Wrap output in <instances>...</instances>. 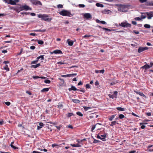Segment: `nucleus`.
Returning a JSON list of instances; mask_svg holds the SVG:
<instances>
[{
    "mask_svg": "<svg viewBox=\"0 0 153 153\" xmlns=\"http://www.w3.org/2000/svg\"><path fill=\"white\" fill-rule=\"evenodd\" d=\"M116 6H119L120 7V8L118 9L119 11H120L122 12H126L127 11L124 10L123 8H128L131 6V5L129 4H117L116 5Z\"/></svg>",
    "mask_w": 153,
    "mask_h": 153,
    "instance_id": "f257e3e1",
    "label": "nucleus"
},
{
    "mask_svg": "<svg viewBox=\"0 0 153 153\" xmlns=\"http://www.w3.org/2000/svg\"><path fill=\"white\" fill-rule=\"evenodd\" d=\"M59 13L60 15L64 16L71 17V16H73L70 12L65 10H62Z\"/></svg>",
    "mask_w": 153,
    "mask_h": 153,
    "instance_id": "f03ea898",
    "label": "nucleus"
},
{
    "mask_svg": "<svg viewBox=\"0 0 153 153\" xmlns=\"http://www.w3.org/2000/svg\"><path fill=\"white\" fill-rule=\"evenodd\" d=\"M38 17L39 18H41L42 19L45 21H50L51 20V19L49 18L48 16L46 14H39L38 15Z\"/></svg>",
    "mask_w": 153,
    "mask_h": 153,
    "instance_id": "7ed1b4c3",
    "label": "nucleus"
},
{
    "mask_svg": "<svg viewBox=\"0 0 153 153\" xmlns=\"http://www.w3.org/2000/svg\"><path fill=\"white\" fill-rule=\"evenodd\" d=\"M119 25L123 27H130L131 26V25L127 22H122Z\"/></svg>",
    "mask_w": 153,
    "mask_h": 153,
    "instance_id": "20e7f679",
    "label": "nucleus"
},
{
    "mask_svg": "<svg viewBox=\"0 0 153 153\" xmlns=\"http://www.w3.org/2000/svg\"><path fill=\"white\" fill-rule=\"evenodd\" d=\"M20 8L21 10H31V8L30 7L28 6L25 4V5H22L20 7Z\"/></svg>",
    "mask_w": 153,
    "mask_h": 153,
    "instance_id": "39448f33",
    "label": "nucleus"
},
{
    "mask_svg": "<svg viewBox=\"0 0 153 153\" xmlns=\"http://www.w3.org/2000/svg\"><path fill=\"white\" fill-rule=\"evenodd\" d=\"M32 3L35 5H42V3L39 0H31Z\"/></svg>",
    "mask_w": 153,
    "mask_h": 153,
    "instance_id": "423d86ee",
    "label": "nucleus"
},
{
    "mask_svg": "<svg viewBox=\"0 0 153 153\" xmlns=\"http://www.w3.org/2000/svg\"><path fill=\"white\" fill-rule=\"evenodd\" d=\"M148 49V48L147 47H140L138 50V52L139 53H140L141 52L147 50Z\"/></svg>",
    "mask_w": 153,
    "mask_h": 153,
    "instance_id": "0eeeda50",
    "label": "nucleus"
},
{
    "mask_svg": "<svg viewBox=\"0 0 153 153\" xmlns=\"http://www.w3.org/2000/svg\"><path fill=\"white\" fill-rule=\"evenodd\" d=\"M84 17L86 19H91L92 18V16L90 13H85L84 15Z\"/></svg>",
    "mask_w": 153,
    "mask_h": 153,
    "instance_id": "6e6552de",
    "label": "nucleus"
},
{
    "mask_svg": "<svg viewBox=\"0 0 153 153\" xmlns=\"http://www.w3.org/2000/svg\"><path fill=\"white\" fill-rule=\"evenodd\" d=\"M146 16H148L147 19H150L153 17V13L152 12H146Z\"/></svg>",
    "mask_w": 153,
    "mask_h": 153,
    "instance_id": "1a4fd4ad",
    "label": "nucleus"
},
{
    "mask_svg": "<svg viewBox=\"0 0 153 153\" xmlns=\"http://www.w3.org/2000/svg\"><path fill=\"white\" fill-rule=\"evenodd\" d=\"M51 54H52L53 53H54L56 54H59V53H61V54L62 53V51H61L59 50H55V51H53V52H51Z\"/></svg>",
    "mask_w": 153,
    "mask_h": 153,
    "instance_id": "9d476101",
    "label": "nucleus"
},
{
    "mask_svg": "<svg viewBox=\"0 0 153 153\" xmlns=\"http://www.w3.org/2000/svg\"><path fill=\"white\" fill-rule=\"evenodd\" d=\"M44 126V124L42 122L39 123V125L37 126V129L39 130L40 128H42Z\"/></svg>",
    "mask_w": 153,
    "mask_h": 153,
    "instance_id": "9b49d317",
    "label": "nucleus"
},
{
    "mask_svg": "<svg viewBox=\"0 0 153 153\" xmlns=\"http://www.w3.org/2000/svg\"><path fill=\"white\" fill-rule=\"evenodd\" d=\"M141 68H144L145 70H146L150 68V66L148 64H146L143 66L141 67Z\"/></svg>",
    "mask_w": 153,
    "mask_h": 153,
    "instance_id": "f8f14e48",
    "label": "nucleus"
},
{
    "mask_svg": "<svg viewBox=\"0 0 153 153\" xmlns=\"http://www.w3.org/2000/svg\"><path fill=\"white\" fill-rule=\"evenodd\" d=\"M67 42H68V45L71 46H72L74 43L73 41H71L69 39L67 40Z\"/></svg>",
    "mask_w": 153,
    "mask_h": 153,
    "instance_id": "ddd939ff",
    "label": "nucleus"
},
{
    "mask_svg": "<svg viewBox=\"0 0 153 153\" xmlns=\"http://www.w3.org/2000/svg\"><path fill=\"white\" fill-rule=\"evenodd\" d=\"M141 19H144L146 17V13H141Z\"/></svg>",
    "mask_w": 153,
    "mask_h": 153,
    "instance_id": "4468645a",
    "label": "nucleus"
},
{
    "mask_svg": "<svg viewBox=\"0 0 153 153\" xmlns=\"http://www.w3.org/2000/svg\"><path fill=\"white\" fill-rule=\"evenodd\" d=\"M77 90V89L74 86H72L71 88H68V90L69 91H71V90H73L74 91H76Z\"/></svg>",
    "mask_w": 153,
    "mask_h": 153,
    "instance_id": "2eb2a0df",
    "label": "nucleus"
},
{
    "mask_svg": "<svg viewBox=\"0 0 153 153\" xmlns=\"http://www.w3.org/2000/svg\"><path fill=\"white\" fill-rule=\"evenodd\" d=\"M116 124H119V123H118V122H117L116 121H114L111 122L110 125L111 126H113L115 125Z\"/></svg>",
    "mask_w": 153,
    "mask_h": 153,
    "instance_id": "dca6fc26",
    "label": "nucleus"
},
{
    "mask_svg": "<svg viewBox=\"0 0 153 153\" xmlns=\"http://www.w3.org/2000/svg\"><path fill=\"white\" fill-rule=\"evenodd\" d=\"M101 124L99 123H97L96 125H93L92 126V127L91 128V131L92 132H93V131L94 129L95 128L96 126H97L100 125Z\"/></svg>",
    "mask_w": 153,
    "mask_h": 153,
    "instance_id": "f3484780",
    "label": "nucleus"
},
{
    "mask_svg": "<svg viewBox=\"0 0 153 153\" xmlns=\"http://www.w3.org/2000/svg\"><path fill=\"white\" fill-rule=\"evenodd\" d=\"M70 145L71 146L74 147H81L82 146L81 145L79 144H71Z\"/></svg>",
    "mask_w": 153,
    "mask_h": 153,
    "instance_id": "a211bd4d",
    "label": "nucleus"
},
{
    "mask_svg": "<svg viewBox=\"0 0 153 153\" xmlns=\"http://www.w3.org/2000/svg\"><path fill=\"white\" fill-rule=\"evenodd\" d=\"M134 92L137 94H139L141 96L146 97L145 95L142 93L138 92L137 91H134Z\"/></svg>",
    "mask_w": 153,
    "mask_h": 153,
    "instance_id": "6ab92c4d",
    "label": "nucleus"
},
{
    "mask_svg": "<svg viewBox=\"0 0 153 153\" xmlns=\"http://www.w3.org/2000/svg\"><path fill=\"white\" fill-rule=\"evenodd\" d=\"M40 65V63L37 64L33 65L31 66V68H36Z\"/></svg>",
    "mask_w": 153,
    "mask_h": 153,
    "instance_id": "aec40b11",
    "label": "nucleus"
},
{
    "mask_svg": "<svg viewBox=\"0 0 153 153\" xmlns=\"http://www.w3.org/2000/svg\"><path fill=\"white\" fill-rule=\"evenodd\" d=\"M116 108L118 110L120 111H124L125 110V109L124 108H122L120 107H117Z\"/></svg>",
    "mask_w": 153,
    "mask_h": 153,
    "instance_id": "412c9836",
    "label": "nucleus"
},
{
    "mask_svg": "<svg viewBox=\"0 0 153 153\" xmlns=\"http://www.w3.org/2000/svg\"><path fill=\"white\" fill-rule=\"evenodd\" d=\"M9 4L12 5H16V4L14 2V0H10L9 1Z\"/></svg>",
    "mask_w": 153,
    "mask_h": 153,
    "instance_id": "4be33fe9",
    "label": "nucleus"
},
{
    "mask_svg": "<svg viewBox=\"0 0 153 153\" xmlns=\"http://www.w3.org/2000/svg\"><path fill=\"white\" fill-rule=\"evenodd\" d=\"M49 89L48 88H46L42 89L41 90V92H47L49 91Z\"/></svg>",
    "mask_w": 153,
    "mask_h": 153,
    "instance_id": "5701e85b",
    "label": "nucleus"
},
{
    "mask_svg": "<svg viewBox=\"0 0 153 153\" xmlns=\"http://www.w3.org/2000/svg\"><path fill=\"white\" fill-rule=\"evenodd\" d=\"M96 6L98 7H104V5L103 4L98 3L96 4Z\"/></svg>",
    "mask_w": 153,
    "mask_h": 153,
    "instance_id": "b1692460",
    "label": "nucleus"
},
{
    "mask_svg": "<svg viewBox=\"0 0 153 153\" xmlns=\"http://www.w3.org/2000/svg\"><path fill=\"white\" fill-rule=\"evenodd\" d=\"M72 101L73 102L76 103H79L80 102L79 100L76 99H72Z\"/></svg>",
    "mask_w": 153,
    "mask_h": 153,
    "instance_id": "393cba45",
    "label": "nucleus"
},
{
    "mask_svg": "<svg viewBox=\"0 0 153 153\" xmlns=\"http://www.w3.org/2000/svg\"><path fill=\"white\" fill-rule=\"evenodd\" d=\"M44 55H40L36 59L39 60V59H41V60H43L44 59Z\"/></svg>",
    "mask_w": 153,
    "mask_h": 153,
    "instance_id": "a878e982",
    "label": "nucleus"
},
{
    "mask_svg": "<svg viewBox=\"0 0 153 153\" xmlns=\"http://www.w3.org/2000/svg\"><path fill=\"white\" fill-rule=\"evenodd\" d=\"M115 115H113L110 117H109V119L110 120V121H111L115 117Z\"/></svg>",
    "mask_w": 153,
    "mask_h": 153,
    "instance_id": "bb28decb",
    "label": "nucleus"
},
{
    "mask_svg": "<svg viewBox=\"0 0 153 153\" xmlns=\"http://www.w3.org/2000/svg\"><path fill=\"white\" fill-rule=\"evenodd\" d=\"M97 138L102 140L103 141H105V138H102L99 135H97Z\"/></svg>",
    "mask_w": 153,
    "mask_h": 153,
    "instance_id": "cd10ccee",
    "label": "nucleus"
},
{
    "mask_svg": "<svg viewBox=\"0 0 153 153\" xmlns=\"http://www.w3.org/2000/svg\"><path fill=\"white\" fill-rule=\"evenodd\" d=\"M37 43L40 45H42L44 43V42L42 40H37Z\"/></svg>",
    "mask_w": 153,
    "mask_h": 153,
    "instance_id": "c85d7f7f",
    "label": "nucleus"
},
{
    "mask_svg": "<svg viewBox=\"0 0 153 153\" xmlns=\"http://www.w3.org/2000/svg\"><path fill=\"white\" fill-rule=\"evenodd\" d=\"M96 115V114H95V113H93V114H91L90 116H89V117L91 119V118H92L94 117H95V115Z\"/></svg>",
    "mask_w": 153,
    "mask_h": 153,
    "instance_id": "c756f323",
    "label": "nucleus"
},
{
    "mask_svg": "<svg viewBox=\"0 0 153 153\" xmlns=\"http://www.w3.org/2000/svg\"><path fill=\"white\" fill-rule=\"evenodd\" d=\"M70 74H68L65 75H62L61 76V77H70Z\"/></svg>",
    "mask_w": 153,
    "mask_h": 153,
    "instance_id": "7c9ffc66",
    "label": "nucleus"
},
{
    "mask_svg": "<svg viewBox=\"0 0 153 153\" xmlns=\"http://www.w3.org/2000/svg\"><path fill=\"white\" fill-rule=\"evenodd\" d=\"M76 114L78 116L82 117L83 116V114L80 112L78 111L76 112Z\"/></svg>",
    "mask_w": 153,
    "mask_h": 153,
    "instance_id": "2f4dec72",
    "label": "nucleus"
},
{
    "mask_svg": "<svg viewBox=\"0 0 153 153\" xmlns=\"http://www.w3.org/2000/svg\"><path fill=\"white\" fill-rule=\"evenodd\" d=\"M144 27L146 28H149L150 27V25H149L146 24L144 25Z\"/></svg>",
    "mask_w": 153,
    "mask_h": 153,
    "instance_id": "473e14b6",
    "label": "nucleus"
},
{
    "mask_svg": "<svg viewBox=\"0 0 153 153\" xmlns=\"http://www.w3.org/2000/svg\"><path fill=\"white\" fill-rule=\"evenodd\" d=\"M109 97L112 99H114V98H117V96H116L114 94H112V95H111L109 94Z\"/></svg>",
    "mask_w": 153,
    "mask_h": 153,
    "instance_id": "72a5a7b5",
    "label": "nucleus"
},
{
    "mask_svg": "<svg viewBox=\"0 0 153 153\" xmlns=\"http://www.w3.org/2000/svg\"><path fill=\"white\" fill-rule=\"evenodd\" d=\"M38 59H36V60H34V61H32L31 62V64H36L38 62Z\"/></svg>",
    "mask_w": 153,
    "mask_h": 153,
    "instance_id": "f704fd0d",
    "label": "nucleus"
},
{
    "mask_svg": "<svg viewBox=\"0 0 153 153\" xmlns=\"http://www.w3.org/2000/svg\"><path fill=\"white\" fill-rule=\"evenodd\" d=\"M10 146L12 148H13L14 149H18V147L15 146H14L13 145L10 144Z\"/></svg>",
    "mask_w": 153,
    "mask_h": 153,
    "instance_id": "c9c22d12",
    "label": "nucleus"
},
{
    "mask_svg": "<svg viewBox=\"0 0 153 153\" xmlns=\"http://www.w3.org/2000/svg\"><path fill=\"white\" fill-rule=\"evenodd\" d=\"M124 117V116L123 114H120L119 115V118L120 119H122Z\"/></svg>",
    "mask_w": 153,
    "mask_h": 153,
    "instance_id": "e433bc0d",
    "label": "nucleus"
},
{
    "mask_svg": "<svg viewBox=\"0 0 153 153\" xmlns=\"http://www.w3.org/2000/svg\"><path fill=\"white\" fill-rule=\"evenodd\" d=\"M44 82L46 83L49 84L51 82V81L48 79H45L44 80Z\"/></svg>",
    "mask_w": 153,
    "mask_h": 153,
    "instance_id": "4c0bfd02",
    "label": "nucleus"
},
{
    "mask_svg": "<svg viewBox=\"0 0 153 153\" xmlns=\"http://www.w3.org/2000/svg\"><path fill=\"white\" fill-rule=\"evenodd\" d=\"M83 108L86 111H87L88 109H90L91 108L89 107H86V106H84L83 107Z\"/></svg>",
    "mask_w": 153,
    "mask_h": 153,
    "instance_id": "58836bf2",
    "label": "nucleus"
},
{
    "mask_svg": "<svg viewBox=\"0 0 153 153\" xmlns=\"http://www.w3.org/2000/svg\"><path fill=\"white\" fill-rule=\"evenodd\" d=\"M4 69L5 70H6L7 71H9V68H8V66L7 65H6L4 67Z\"/></svg>",
    "mask_w": 153,
    "mask_h": 153,
    "instance_id": "ea45409f",
    "label": "nucleus"
},
{
    "mask_svg": "<svg viewBox=\"0 0 153 153\" xmlns=\"http://www.w3.org/2000/svg\"><path fill=\"white\" fill-rule=\"evenodd\" d=\"M76 141L79 143H80L82 144V140H80L79 139H77L76 140Z\"/></svg>",
    "mask_w": 153,
    "mask_h": 153,
    "instance_id": "a19ab883",
    "label": "nucleus"
},
{
    "mask_svg": "<svg viewBox=\"0 0 153 153\" xmlns=\"http://www.w3.org/2000/svg\"><path fill=\"white\" fill-rule=\"evenodd\" d=\"M134 19L136 21H140L142 19H141V18H140V17H137L134 18Z\"/></svg>",
    "mask_w": 153,
    "mask_h": 153,
    "instance_id": "79ce46f5",
    "label": "nucleus"
},
{
    "mask_svg": "<svg viewBox=\"0 0 153 153\" xmlns=\"http://www.w3.org/2000/svg\"><path fill=\"white\" fill-rule=\"evenodd\" d=\"M112 13L111 11L109 10H106V13L107 14H111Z\"/></svg>",
    "mask_w": 153,
    "mask_h": 153,
    "instance_id": "37998d69",
    "label": "nucleus"
},
{
    "mask_svg": "<svg viewBox=\"0 0 153 153\" xmlns=\"http://www.w3.org/2000/svg\"><path fill=\"white\" fill-rule=\"evenodd\" d=\"M74 115V114L72 113H68L67 117H69L72 116Z\"/></svg>",
    "mask_w": 153,
    "mask_h": 153,
    "instance_id": "c03bdc74",
    "label": "nucleus"
},
{
    "mask_svg": "<svg viewBox=\"0 0 153 153\" xmlns=\"http://www.w3.org/2000/svg\"><path fill=\"white\" fill-rule=\"evenodd\" d=\"M78 6L79 7L83 8L85 7V5L83 4H79Z\"/></svg>",
    "mask_w": 153,
    "mask_h": 153,
    "instance_id": "a18cd8bd",
    "label": "nucleus"
},
{
    "mask_svg": "<svg viewBox=\"0 0 153 153\" xmlns=\"http://www.w3.org/2000/svg\"><path fill=\"white\" fill-rule=\"evenodd\" d=\"M63 107V105L62 104L59 105H58V108H59V109H61Z\"/></svg>",
    "mask_w": 153,
    "mask_h": 153,
    "instance_id": "49530a36",
    "label": "nucleus"
},
{
    "mask_svg": "<svg viewBox=\"0 0 153 153\" xmlns=\"http://www.w3.org/2000/svg\"><path fill=\"white\" fill-rule=\"evenodd\" d=\"M29 13H30L29 12H27L21 13V14L22 15H24V14H25L26 15H29Z\"/></svg>",
    "mask_w": 153,
    "mask_h": 153,
    "instance_id": "de8ad7c7",
    "label": "nucleus"
},
{
    "mask_svg": "<svg viewBox=\"0 0 153 153\" xmlns=\"http://www.w3.org/2000/svg\"><path fill=\"white\" fill-rule=\"evenodd\" d=\"M32 77L34 79H38V78H40V77L39 76H32Z\"/></svg>",
    "mask_w": 153,
    "mask_h": 153,
    "instance_id": "09e8293b",
    "label": "nucleus"
},
{
    "mask_svg": "<svg viewBox=\"0 0 153 153\" xmlns=\"http://www.w3.org/2000/svg\"><path fill=\"white\" fill-rule=\"evenodd\" d=\"M91 35H86L82 37L83 38L89 37L91 36Z\"/></svg>",
    "mask_w": 153,
    "mask_h": 153,
    "instance_id": "8fccbe9b",
    "label": "nucleus"
},
{
    "mask_svg": "<svg viewBox=\"0 0 153 153\" xmlns=\"http://www.w3.org/2000/svg\"><path fill=\"white\" fill-rule=\"evenodd\" d=\"M147 0H139V1L142 3L146 2Z\"/></svg>",
    "mask_w": 153,
    "mask_h": 153,
    "instance_id": "3c124183",
    "label": "nucleus"
},
{
    "mask_svg": "<svg viewBox=\"0 0 153 153\" xmlns=\"http://www.w3.org/2000/svg\"><path fill=\"white\" fill-rule=\"evenodd\" d=\"M57 7L59 8H62L63 7V5L62 4H58L57 5Z\"/></svg>",
    "mask_w": 153,
    "mask_h": 153,
    "instance_id": "603ef678",
    "label": "nucleus"
},
{
    "mask_svg": "<svg viewBox=\"0 0 153 153\" xmlns=\"http://www.w3.org/2000/svg\"><path fill=\"white\" fill-rule=\"evenodd\" d=\"M57 64L58 65H62L64 64V62H57Z\"/></svg>",
    "mask_w": 153,
    "mask_h": 153,
    "instance_id": "864d4df0",
    "label": "nucleus"
},
{
    "mask_svg": "<svg viewBox=\"0 0 153 153\" xmlns=\"http://www.w3.org/2000/svg\"><path fill=\"white\" fill-rule=\"evenodd\" d=\"M30 48L31 50H34L35 48V47L34 46H31L30 47Z\"/></svg>",
    "mask_w": 153,
    "mask_h": 153,
    "instance_id": "5fc2aeb1",
    "label": "nucleus"
},
{
    "mask_svg": "<svg viewBox=\"0 0 153 153\" xmlns=\"http://www.w3.org/2000/svg\"><path fill=\"white\" fill-rule=\"evenodd\" d=\"M76 75H77L76 74H70V75H71L70 76L71 77H73L74 76H76Z\"/></svg>",
    "mask_w": 153,
    "mask_h": 153,
    "instance_id": "6e6d98bb",
    "label": "nucleus"
},
{
    "mask_svg": "<svg viewBox=\"0 0 153 153\" xmlns=\"http://www.w3.org/2000/svg\"><path fill=\"white\" fill-rule=\"evenodd\" d=\"M5 103L6 105H7V106L9 105L10 104V103L9 102H5Z\"/></svg>",
    "mask_w": 153,
    "mask_h": 153,
    "instance_id": "4d7b16f0",
    "label": "nucleus"
},
{
    "mask_svg": "<svg viewBox=\"0 0 153 153\" xmlns=\"http://www.w3.org/2000/svg\"><path fill=\"white\" fill-rule=\"evenodd\" d=\"M104 72H105V70L104 69H103V70H100L99 73L103 74V73H104Z\"/></svg>",
    "mask_w": 153,
    "mask_h": 153,
    "instance_id": "13d9d810",
    "label": "nucleus"
},
{
    "mask_svg": "<svg viewBox=\"0 0 153 153\" xmlns=\"http://www.w3.org/2000/svg\"><path fill=\"white\" fill-rule=\"evenodd\" d=\"M99 141H100L99 140H97L96 139H94V141H93V143H97L99 142Z\"/></svg>",
    "mask_w": 153,
    "mask_h": 153,
    "instance_id": "bf43d9fd",
    "label": "nucleus"
},
{
    "mask_svg": "<svg viewBox=\"0 0 153 153\" xmlns=\"http://www.w3.org/2000/svg\"><path fill=\"white\" fill-rule=\"evenodd\" d=\"M133 32L135 33L136 34H139V32L138 31H136L135 30H133Z\"/></svg>",
    "mask_w": 153,
    "mask_h": 153,
    "instance_id": "052dcab7",
    "label": "nucleus"
},
{
    "mask_svg": "<svg viewBox=\"0 0 153 153\" xmlns=\"http://www.w3.org/2000/svg\"><path fill=\"white\" fill-rule=\"evenodd\" d=\"M9 1L10 0H3V1L6 3H7L8 4H9L8 3Z\"/></svg>",
    "mask_w": 153,
    "mask_h": 153,
    "instance_id": "680f3d73",
    "label": "nucleus"
},
{
    "mask_svg": "<svg viewBox=\"0 0 153 153\" xmlns=\"http://www.w3.org/2000/svg\"><path fill=\"white\" fill-rule=\"evenodd\" d=\"M86 87L87 88H90V85L89 84H87L86 85Z\"/></svg>",
    "mask_w": 153,
    "mask_h": 153,
    "instance_id": "e2e57ef3",
    "label": "nucleus"
},
{
    "mask_svg": "<svg viewBox=\"0 0 153 153\" xmlns=\"http://www.w3.org/2000/svg\"><path fill=\"white\" fill-rule=\"evenodd\" d=\"M30 35L32 36H35L36 35V34L35 33H31L30 34Z\"/></svg>",
    "mask_w": 153,
    "mask_h": 153,
    "instance_id": "0e129e2a",
    "label": "nucleus"
},
{
    "mask_svg": "<svg viewBox=\"0 0 153 153\" xmlns=\"http://www.w3.org/2000/svg\"><path fill=\"white\" fill-rule=\"evenodd\" d=\"M141 128L142 129H144L146 127V126H145V125H141Z\"/></svg>",
    "mask_w": 153,
    "mask_h": 153,
    "instance_id": "69168bd1",
    "label": "nucleus"
},
{
    "mask_svg": "<svg viewBox=\"0 0 153 153\" xmlns=\"http://www.w3.org/2000/svg\"><path fill=\"white\" fill-rule=\"evenodd\" d=\"M26 93L27 94H28L29 95H31V94H31V92H30L29 91H26Z\"/></svg>",
    "mask_w": 153,
    "mask_h": 153,
    "instance_id": "338daca9",
    "label": "nucleus"
},
{
    "mask_svg": "<svg viewBox=\"0 0 153 153\" xmlns=\"http://www.w3.org/2000/svg\"><path fill=\"white\" fill-rule=\"evenodd\" d=\"M117 93H118V92L117 91H115L114 92V94H113L115 95L116 96H117Z\"/></svg>",
    "mask_w": 153,
    "mask_h": 153,
    "instance_id": "774afa93",
    "label": "nucleus"
}]
</instances>
